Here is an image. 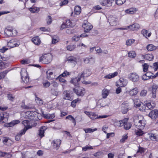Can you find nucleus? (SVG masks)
Wrapping results in <instances>:
<instances>
[{"label":"nucleus","mask_w":158,"mask_h":158,"mask_svg":"<svg viewBox=\"0 0 158 158\" xmlns=\"http://www.w3.org/2000/svg\"><path fill=\"white\" fill-rule=\"evenodd\" d=\"M21 116V118H24L27 119L22 122L24 127L15 136V139L17 141L20 139L21 136L24 134L27 130L31 128L32 127L35 126L36 123L35 122V121L40 120L41 117V114L35 111L23 112Z\"/></svg>","instance_id":"f257e3e1"},{"label":"nucleus","mask_w":158,"mask_h":158,"mask_svg":"<svg viewBox=\"0 0 158 158\" xmlns=\"http://www.w3.org/2000/svg\"><path fill=\"white\" fill-rule=\"evenodd\" d=\"M52 55L51 53L43 54L39 58V61L44 64H48L52 61Z\"/></svg>","instance_id":"f03ea898"},{"label":"nucleus","mask_w":158,"mask_h":158,"mask_svg":"<svg viewBox=\"0 0 158 158\" xmlns=\"http://www.w3.org/2000/svg\"><path fill=\"white\" fill-rule=\"evenodd\" d=\"M128 119L125 118L123 120L119 121L118 122V126L121 127L124 126V128L126 130L129 129L131 127V123L128 122Z\"/></svg>","instance_id":"7ed1b4c3"},{"label":"nucleus","mask_w":158,"mask_h":158,"mask_svg":"<svg viewBox=\"0 0 158 158\" xmlns=\"http://www.w3.org/2000/svg\"><path fill=\"white\" fill-rule=\"evenodd\" d=\"M21 78L23 82L27 84L29 82V77L25 69H22L21 71Z\"/></svg>","instance_id":"20e7f679"},{"label":"nucleus","mask_w":158,"mask_h":158,"mask_svg":"<svg viewBox=\"0 0 158 158\" xmlns=\"http://www.w3.org/2000/svg\"><path fill=\"white\" fill-rule=\"evenodd\" d=\"M133 121L135 126L139 125L140 122L143 125L145 123V120L143 117L140 115H137L134 116L133 117Z\"/></svg>","instance_id":"39448f33"},{"label":"nucleus","mask_w":158,"mask_h":158,"mask_svg":"<svg viewBox=\"0 0 158 158\" xmlns=\"http://www.w3.org/2000/svg\"><path fill=\"white\" fill-rule=\"evenodd\" d=\"M140 27V25L137 23H135L129 26L124 27L118 28L117 29L122 30H127L129 29L130 30L132 31H137L139 29Z\"/></svg>","instance_id":"423d86ee"},{"label":"nucleus","mask_w":158,"mask_h":158,"mask_svg":"<svg viewBox=\"0 0 158 158\" xmlns=\"http://www.w3.org/2000/svg\"><path fill=\"white\" fill-rule=\"evenodd\" d=\"M73 91L77 96H83L85 93V89L83 87L77 86L73 89Z\"/></svg>","instance_id":"0eeeda50"},{"label":"nucleus","mask_w":158,"mask_h":158,"mask_svg":"<svg viewBox=\"0 0 158 158\" xmlns=\"http://www.w3.org/2000/svg\"><path fill=\"white\" fill-rule=\"evenodd\" d=\"M20 43L17 40L12 39L7 42V47L9 49L19 46Z\"/></svg>","instance_id":"6e6552de"},{"label":"nucleus","mask_w":158,"mask_h":158,"mask_svg":"<svg viewBox=\"0 0 158 158\" xmlns=\"http://www.w3.org/2000/svg\"><path fill=\"white\" fill-rule=\"evenodd\" d=\"M128 83L127 80L123 77H121L119 80L116 82V85L117 86L124 87L127 85Z\"/></svg>","instance_id":"1a4fd4ad"},{"label":"nucleus","mask_w":158,"mask_h":158,"mask_svg":"<svg viewBox=\"0 0 158 158\" xmlns=\"http://www.w3.org/2000/svg\"><path fill=\"white\" fill-rule=\"evenodd\" d=\"M128 78L133 82H137L139 80V75L135 73H130L128 76Z\"/></svg>","instance_id":"9d476101"},{"label":"nucleus","mask_w":158,"mask_h":158,"mask_svg":"<svg viewBox=\"0 0 158 158\" xmlns=\"http://www.w3.org/2000/svg\"><path fill=\"white\" fill-rule=\"evenodd\" d=\"M82 27L84 29V31L85 32H89L93 27L91 23H88L87 21H84L82 24Z\"/></svg>","instance_id":"9b49d317"},{"label":"nucleus","mask_w":158,"mask_h":158,"mask_svg":"<svg viewBox=\"0 0 158 158\" xmlns=\"http://www.w3.org/2000/svg\"><path fill=\"white\" fill-rule=\"evenodd\" d=\"M16 32L15 30H13L12 28L7 27L6 28L4 31L5 34L8 36H15L16 35V33L14 34L13 32Z\"/></svg>","instance_id":"f8f14e48"},{"label":"nucleus","mask_w":158,"mask_h":158,"mask_svg":"<svg viewBox=\"0 0 158 158\" xmlns=\"http://www.w3.org/2000/svg\"><path fill=\"white\" fill-rule=\"evenodd\" d=\"M70 75V73L67 71H64L62 74L59 75L56 78V79H58L61 82H65L66 80L63 77H64L67 75Z\"/></svg>","instance_id":"ddd939ff"},{"label":"nucleus","mask_w":158,"mask_h":158,"mask_svg":"<svg viewBox=\"0 0 158 158\" xmlns=\"http://www.w3.org/2000/svg\"><path fill=\"white\" fill-rule=\"evenodd\" d=\"M61 141L59 139L54 140L52 143V145L54 149L57 150L60 147Z\"/></svg>","instance_id":"4468645a"},{"label":"nucleus","mask_w":158,"mask_h":158,"mask_svg":"<svg viewBox=\"0 0 158 158\" xmlns=\"http://www.w3.org/2000/svg\"><path fill=\"white\" fill-rule=\"evenodd\" d=\"M149 116L152 119H155L158 117V110L154 109L150 112Z\"/></svg>","instance_id":"2eb2a0df"},{"label":"nucleus","mask_w":158,"mask_h":158,"mask_svg":"<svg viewBox=\"0 0 158 158\" xmlns=\"http://www.w3.org/2000/svg\"><path fill=\"white\" fill-rule=\"evenodd\" d=\"M81 12V7L79 6H75L74 12L72 13L71 15L73 17H75L78 15Z\"/></svg>","instance_id":"dca6fc26"},{"label":"nucleus","mask_w":158,"mask_h":158,"mask_svg":"<svg viewBox=\"0 0 158 158\" xmlns=\"http://www.w3.org/2000/svg\"><path fill=\"white\" fill-rule=\"evenodd\" d=\"M78 20V19L76 18L74 19H70L66 20V23L67 26L72 27L74 26L76 22Z\"/></svg>","instance_id":"f3484780"},{"label":"nucleus","mask_w":158,"mask_h":158,"mask_svg":"<svg viewBox=\"0 0 158 158\" xmlns=\"http://www.w3.org/2000/svg\"><path fill=\"white\" fill-rule=\"evenodd\" d=\"M84 113L91 119H94L97 118V114L96 113L87 111H85Z\"/></svg>","instance_id":"a211bd4d"},{"label":"nucleus","mask_w":158,"mask_h":158,"mask_svg":"<svg viewBox=\"0 0 158 158\" xmlns=\"http://www.w3.org/2000/svg\"><path fill=\"white\" fill-rule=\"evenodd\" d=\"M22 158H35L32 153L28 152L22 153Z\"/></svg>","instance_id":"6ab92c4d"},{"label":"nucleus","mask_w":158,"mask_h":158,"mask_svg":"<svg viewBox=\"0 0 158 158\" xmlns=\"http://www.w3.org/2000/svg\"><path fill=\"white\" fill-rule=\"evenodd\" d=\"M144 103L148 108L150 109H151L154 108L156 105L155 102L153 101H152L150 102L146 101L144 102Z\"/></svg>","instance_id":"aec40b11"},{"label":"nucleus","mask_w":158,"mask_h":158,"mask_svg":"<svg viewBox=\"0 0 158 158\" xmlns=\"http://www.w3.org/2000/svg\"><path fill=\"white\" fill-rule=\"evenodd\" d=\"M70 92L69 91H64L63 93L64 99L71 100L72 98L70 96Z\"/></svg>","instance_id":"412c9836"},{"label":"nucleus","mask_w":158,"mask_h":158,"mask_svg":"<svg viewBox=\"0 0 158 158\" xmlns=\"http://www.w3.org/2000/svg\"><path fill=\"white\" fill-rule=\"evenodd\" d=\"M158 88V85L155 84H153L152 87V97L155 98L156 96V90Z\"/></svg>","instance_id":"4be33fe9"},{"label":"nucleus","mask_w":158,"mask_h":158,"mask_svg":"<svg viewBox=\"0 0 158 158\" xmlns=\"http://www.w3.org/2000/svg\"><path fill=\"white\" fill-rule=\"evenodd\" d=\"M7 114L6 113L0 114V122L5 123L8 117Z\"/></svg>","instance_id":"5701e85b"},{"label":"nucleus","mask_w":158,"mask_h":158,"mask_svg":"<svg viewBox=\"0 0 158 158\" xmlns=\"http://www.w3.org/2000/svg\"><path fill=\"white\" fill-rule=\"evenodd\" d=\"M129 92L131 96H135L138 93L139 89L137 87H135L130 89Z\"/></svg>","instance_id":"b1692460"},{"label":"nucleus","mask_w":158,"mask_h":158,"mask_svg":"<svg viewBox=\"0 0 158 158\" xmlns=\"http://www.w3.org/2000/svg\"><path fill=\"white\" fill-rule=\"evenodd\" d=\"M137 10L135 7H131L129 9H126L125 10V12L129 14H135Z\"/></svg>","instance_id":"393cba45"},{"label":"nucleus","mask_w":158,"mask_h":158,"mask_svg":"<svg viewBox=\"0 0 158 158\" xmlns=\"http://www.w3.org/2000/svg\"><path fill=\"white\" fill-rule=\"evenodd\" d=\"M142 56L144 59L149 61H152L154 59V56L152 54H147L142 55Z\"/></svg>","instance_id":"a878e982"},{"label":"nucleus","mask_w":158,"mask_h":158,"mask_svg":"<svg viewBox=\"0 0 158 158\" xmlns=\"http://www.w3.org/2000/svg\"><path fill=\"white\" fill-rule=\"evenodd\" d=\"M118 72L116 71L113 73H110L104 77L105 79H110L118 75Z\"/></svg>","instance_id":"bb28decb"},{"label":"nucleus","mask_w":158,"mask_h":158,"mask_svg":"<svg viewBox=\"0 0 158 158\" xmlns=\"http://www.w3.org/2000/svg\"><path fill=\"white\" fill-rule=\"evenodd\" d=\"M47 77L48 80H52L55 78V76L53 73L50 71H48L46 72Z\"/></svg>","instance_id":"cd10ccee"},{"label":"nucleus","mask_w":158,"mask_h":158,"mask_svg":"<svg viewBox=\"0 0 158 158\" xmlns=\"http://www.w3.org/2000/svg\"><path fill=\"white\" fill-rule=\"evenodd\" d=\"M80 81V78L77 77L73 78L71 79L70 82L71 83L73 84L75 86H78L79 82Z\"/></svg>","instance_id":"c85d7f7f"},{"label":"nucleus","mask_w":158,"mask_h":158,"mask_svg":"<svg viewBox=\"0 0 158 158\" xmlns=\"http://www.w3.org/2000/svg\"><path fill=\"white\" fill-rule=\"evenodd\" d=\"M3 143L7 145H10L13 143V141L10 139L4 137L3 140Z\"/></svg>","instance_id":"c756f323"},{"label":"nucleus","mask_w":158,"mask_h":158,"mask_svg":"<svg viewBox=\"0 0 158 158\" xmlns=\"http://www.w3.org/2000/svg\"><path fill=\"white\" fill-rule=\"evenodd\" d=\"M46 129V127L44 126L41 127L39 130L38 135L41 138L44 136V131Z\"/></svg>","instance_id":"7c9ffc66"},{"label":"nucleus","mask_w":158,"mask_h":158,"mask_svg":"<svg viewBox=\"0 0 158 158\" xmlns=\"http://www.w3.org/2000/svg\"><path fill=\"white\" fill-rule=\"evenodd\" d=\"M32 41L36 45H39L41 42L40 38L38 36L33 37L32 39Z\"/></svg>","instance_id":"2f4dec72"},{"label":"nucleus","mask_w":158,"mask_h":158,"mask_svg":"<svg viewBox=\"0 0 158 158\" xmlns=\"http://www.w3.org/2000/svg\"><path fill=\"white\" fill-rule=\"evenodd\" d=\"M20 123V121L18 120H14L8 123L7 126L8 127H12Z\"/></svg>","instance_id":"473e14b6"},{"label":"nucleus","mask_w":158,"mask_h":158,"mask_svg":"<svg viewBox=\"0 0 158 158\" xmlns=\"http://www.w3.org/2000/svg\"><path fill=\"white\" fill-rule=\"evenodd\" d=\"M146 48L148 51H152L155 50L157 48V47L152 44H150L147 46Z\"/></svg>","instance_id":"72a5a7b5"},{"label":"nucleus","mask_w":158,"mask_h":158,"mask_svg":"<svg viewBox=\"0 0 158 158\" xmlns=\"http://www.w3.org/2000/svg\"><path fill=\"white\" fill-rule=\"evenodd\" d=\"M110 24L112 26H116L117 24V19L114 18H110L109 19Z\"/></svg>","instance_id":"f704fd0d"},{"label":"nucleus","mask_w":158,"mask_h":158,"mask_svg":"<svg viewBox=\"0 0 158 158\" xmlns=\"http://www.w3.org/2000/svg\"><path fill=\"white\" fill-rule=\"evenodd\" d=\"M109 93V90L106 89H104L102 91V96L104 98H106L108 96Z\"/></svg>","instance_id":"c9c22d12"},{"label":"nucleus","mask_w":158,"mask_h":158,"mask_svg":"<svg viewBox=\"0 0 158 158\" xmlns=\"http://www.w3.org/2000/svg\"><path fill=\"white\" fill-rule=\"evenodd\" d=\"M142 33L143 36L147 38H148V37H149L151 35V32L148 33V31L145 29H143L142 30Z\"/></svg>","instance_id":"e433bc0d"},{"label":"nucleus","mask_w":158,"mask_h":158,"mask_svg":"<svg viewBox=\"0 0 158 158\" xmlns=\"http://www.w3.org/2000/svg\"><path fill=\"white\" fill-rule=\"evenodd\" d=\"M150 73L147 72L142 76V79L144 80H148L150 78H152V75H149Z\"/></svg>","instance_id":"4c0bfd02"},{"label":"nucleus","mask_w":158,"mask_h":158,"mask_svg":"<svg viewBox=\"0 0 158 158\" xmlns=\"http://www.w3.org/2000/svg\"><path fill=\"white\" fill-rule=\"evenodd\" d=\"M150 139L152 140L155 141L157 139L156 135L153 133H149L148 134Z\"/></svg>","instance_id":"58836bf2"},{"label":"nucleus","mask_w":158,"mask_h":158,"mask_svg":"<svg viewBox=\"0 0 158 158\" xmlns=\"http://www.w3.org/2000/svg\"><path fill=\"white\" fill-rule=\"evenodd\" d=\"M128 56L130 58H134L136 56V54L135 51H131L128 53Z\"/></svg>","instance_id":"ea45409f"},{"label":"nucleus","mask_w":158,"mask_h":158,"mask_svg":"<svg viewBox=\"0 0 158 158\" xmlns=\"http://www.w3.org/2000/svg\"><path fill=\"white\" fill-rule=\"evenodd\" d=\"M44 116L45 118L47 119H52L54 118L55 117V115L54 113L52 114H44Z\"/></svg>","instance_id":"a19ab883"},{"label":"nucleus","mask_w":158,"mask_h":158,"mask_svg":"<svg viewBox=\"0 0 158 158\" xmlns=\"http://www.w3.org/2000/svg\"><path fill=\"white\" fill-rule=\"evenodd\" d=\"M138 129L135 130V134L141 136L143 134V131L142 130L143 129L140 128H137Z\"/></svg>","instance_id":"79ce46f5"},{"label":"nucleus","mask_w":158,"mask_h":158,"mask_svg":"<svg viewBox=\"0 0 158 158\" xmlns=\"http://www.w3.org/2000/svg\"><path fill=\"white\" fill-rule=\"evenodd\" d=\"M29 10L32 13H36L40 10V8L37 7H32L29 8Z\"/></svg>","instance_id":"37998d69"},{"label":"nucleus","mask_w":158,"mask_h":158,"mask_svg":"<svg viewBox=\"0 0 158 158\" xmlns=\"http://www.w3.org/2000/svg\"><path fill=\"white\" fill-rule=\"evenodd\" d=\"M141 103L138 99H136L134 100V106L136 108L139 107L141 105Z\"/></svg>","instance_id":"c03bdc74"},{"label":"nucleus","mask_w":158,"mask_h":158,"mask_svg":"<svg viewBox=\"0 0 158 158\" xmlns=\"http://www.w3.org/2000/svg\"><path fill=\"white\" fill-rule=\"evenodd\" d=\"M52 38V44H55L59 41L58 37L56 35L51 36Z\"/></svg>","instance_id":"a18cd8bd"},{"label":"nucleus","mask_w":158,"mask_h":158,"mask_svg":"<svg viewBox=\"0 0 158 158\" xmlns=\"http://www.w3.org/2000/svg\"><path fill=\"white\" fill-rule=\"evenodd\" d=\"M66 119H69L72 121V122L74 124V125L76 124V120L71 115H69L66 117Z\"/></svg>","instance_id":"49530a36"},{"label":"nucleus","mask_w":158,"mask_h":158,"mask_svg":"<svg viewBox=\"0 0 158 158\" xmlns=\"http://www.w3.org/2000/svg\"><path fill=\"white\" fill-rule=\"evenodd\" d=\"M97 129L96 128H95L94 129H92L91 128H84L83 130L85 131V133H91L93 132L94 131H95L97 130Z\"/></svg>","instance_id":"de8ad7c7"},{"label":"nucleus","mask_w":158,"mask_h":158,"mask_svg":"<svg viewBox=\"0 0 158 158\" xmlns=\"http://www.w3.org/2000/svg\"><path fill=\"white\" fill-rule=\"evenodd\" d=\"M67 60L70 61V62H76L77 61V59L76 58L74 57L73 56H70L68 57L67 59Z\"/></svg>","instance_id":"09e8293b"},{"label":"nucleus","mask_w":158,"mask_h":158,"mask_svg":"<svg viewBox=\"0 0 158 158\" xmlns=\"http://www.w3.org/2000/svg\"><path fill=\"white\" fill-rule=\"evenodd\" d=\"M83 72L85 77H87L90 76L91 74L90 71L88 69H85Z\"/></svg>","instance_id":"8fccbe9b"},{"label":"nucleus","mask_w":158,"mask_h":158,"mask_svg":"<svg viewBox=\"0 0 158 158\" xmlns=\"http://www.w3.org/2000/svg\"><path fill=\"white\" fill-rule=\"evenodd\" d=\"M36 103L39 105H41L43 104V101L40 98L36 97L35 99Z\"/></svg>","instance_id":"3c124183"},{"label":"nucleus","mask_w":158,"mask_h":158,"mask_svg":"<svg viewBox=\"0 0 158 158\" xmlns=\"http://www.w3.org/2000/svg\"><path fill=\"white\" fill-rule=\"evenodd\" d=\"M147 90L146 89L142 90L140 93V95L141 97H145L146 96L147 93Z\"/></svg>","instance_id":"603ef678"},{"label":"nucleus","mask_w":158,"mask_h":158,"mask_svg":"<svg viewBox=\"0 0 158 158\" xmlns=\"http://www.w3.org/2000/svg\"><path fill=\"white\" fill-rule=\"evenodd\" d=\"M146 106L144 103L143 104V103L142 102L141 104V105H140V106L139 107V109L141 111H144L146 109Z\"/></svg>","instance_id":"864d4df0"},{"label":"nucleus","mask_w":158,"mask_h":158,"mask_svg":"<svg viewBox=\"0 0 158 158\" xmlns=\"http://www.w3.org/2000/svg\"><path fill=\"white\" fill-rule=\"evenodd\" d=\"M76 48V46L74 45H68L67 47V49L68 50L72 51L73 50Z\"/></svg>","instance_id":"5fc2aeb1"},{"label":"nucleus","mask_w":158,"mask_h":158,"mask_svg":"<svg viewBox=\"0 0 158 158\" xmlns=\"http://www.w3.org/2000/svg\"><path fill=\"white\" fill-rule=\"evenodd\" d=\"M142 67H143V71L144 72H146L148 70L149 65L148 64L144 63L143 64Z\"/></svg>","instance_id":"6e6d98bb"},{"label":"nucleus","mask_w":158,"mask_h":158,"mask_svg":"<svg viewBox=\"0 0 158 158\" xmlns=\"http://www.w3.org/2000/svg\"><path fill=\"white\" fill-rule=\"evenodd\" d=\"M126 0H115L116 4L118 5H121L124 3Z\"/></svg>","instance_id":"4d7b16f0"},{"label":"nucleus","mask_w":158,"mask_h":158,"mask_svg":"<svg viewBox=\"0 0 158 158\" xmlns=\"http://www.w3.org/2000/svg\"><path fill=\"white\" fill-rule=\"evenodd\" d=\"M135 41L134 40L130 39L126 41V44L128 46H130L135 42Z\"/></svg>","instance_id":"13d9d810"},{"label":"nucleus","mask_w":158,"mask_h":158,"mask_svg":"<svg viewBox=\"0 0 158 158\" xmlns=\"http://www.w3.org/2000/svg\"><path fill=\"white\" fill-rule=\"evenodd\" d=\"M93 148L91 146H86L85 147H83L82 148V150L83 151H86L88 150L89 149H92Z\"/></svg>","instance_id":"bf43d9fd"},{"label":"nucleus","mask_w":158,"mask_h":158,"mask_svg":"<svg viewBox=\"0 0 158 158\" xmlns=\"http://www.w3.org/2000/svg\"><path fill=\"white\" fill-rule=\"evenodd\" d=\"M52 94L55 96L58 95L60 93V92L56 89H52L51 90Z\"/></svg>","instance_id":"052dcab7"},{"label":"nucleus","mask_w":158,"mask_h":158,"mask_svg":"<svg viewBox=\"0 0 158 158\" xmlns=\"http://www.w3.org/2000/svg\"><path fill=\"white\" fill-rule=\"evenodd\" d=\"M80 36V35H77L73 36L72 39V40L73 41H77L79 40Z\"/></svg>","instance_id":"680f3d73"},{"label":"nucleus","mask_w":158,"mask_h":158,"mask_svg":"<svg viewBox=\"0 0 158 158\" xmlns=\"http://www.w3.org/2000/svg\"><path fill=\"white\" fill-rule=\"evenodd\" d=\"M69 2V1L68 0H64L60 2V6H65Z\"/></svg>","instance_id":"e2e57ef3"},{"label":"nucleus","mask_w":158,"mask_h":158,"mask_svg":"<svg viewBox=\"0 0 158 158\" xmlns=\"http://www.w3.org/2000/svg\"><path fill=\"white\" fill-rule=\"evenodd\" d=\"M44 86L45 88H47L50 86V83L47 81H44L43 83Z\"/></svg>","instance_id":"0e129e2a"},{"label":"nucleus","mask_w":158,"mask_h":158,"mask_svg":"<svg viewBox=\"0 0 158 158\" xmlns=\"http://www.w3.org/2000/svg\"><path fill=\"white\" fill-rule=\"evenodd\" d=\"M153 68L155 71H156L158 68V62L154 63L153 64Z\"/></svg>","instance_id":"69168bd1"},{"label":"nucleus","mask_w":158,"mask_h":158,"mask_svg":"<svg viewBox=\"0 0 158 158\" xmlns=\"http://www.w3.org/2000/svg\"><path fill=\"white\" fill-rule=\"evenodd\" d=\"M95 62V60L94 58L92 57H89V64H94Z\"/></svg>","instance_id":"338daca9"},{"label":"nucleus","mask_w":158,"mask_h":158,"mask_svg":"<svg viewBox=\"0 0 158 158\" xmlns=\"http://www.w3.org/2000/svg\"><path fill=\"white\" fill-rule=\"evenodd\" d=\"M46 21L48 24H51L52 22L51 17L50 16H48L46 19Z\"/></svg>","instance_id":"774afa93"}]
</instances>
